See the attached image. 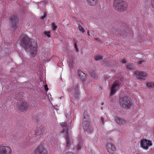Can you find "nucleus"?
I'll list each match as a JSON object with an SVG mask.
<instances>
[{
  "label": "nucleus",
  "instance_id": "obj_37",
  "mask_svg": "<svg viewBox=\"0 0 154 154\" xmlns=\"http://www.w3.org/2000/svg\"><path fill=\"white\" fill-rule=\"evenodd\" d=\"M74 47H75V48H77V44H76V43H75V44H74Z\"/></svg>",
  "mask_w": 154,
  "mask_h": 154
},
{
  "label": "nucleus",
  "instance_id": "obj_6",
  "mask_svg": "<svg viewBox=\"0 0 154 154\" xmlns=\"http://www.w3.org/2000/svg\"><path fill=\"white\" fill-rule=\"evenodd\" d=\"M11 148L6 144L0 145V154H12Z\"/></svg>",
  "mask_w": 154,
  "mask_h": 154
},
{
  "label": "nucleus",
  "instance_id": "obj_1",
  "mask_svg": "<svg viewBox=\"0 0 154 154\" xmlns=\"http://www.w3.org/2000/svg\"><path fill=\"white\" fill-rule=\"evenodd\" d=\"M20 42L22 47L24 48L26 51L29 52L32 57L36 55L38 51L36 41L30 39L27 36L23 34L20 37Z\"/></svg>",
  "mask_w": 154,
  "mask_h": 154
},
{
  "label": "nucleus",
  "instance_id": "obj_9",
  "mask_svg": "<svg viewBox=\"0 0 154 154\" xmlns=\"http://www.w3.org/2000/svg\"><path fill=\"white\" fill-rule=\"evenodd\" d=\"M106 149L108 152L111 154H115L117 150L115 145L112 143H108L106 145Z\"/></svg>",
  "mask_w": 154,
  "mask_h": 154
},
{
  "label": "nucleus",
  "instance_id": "obj_25",
  "mask_svg": "<svg viewBox=\"0 0 154 154\" xmlns=\"http://www.w3.org/2000/svg\"><path fill=\"white\" fill-rule=\"evenodd\" d=\"M94 58L96 60L98 61L102 59V57L101 55H98L94 56Z\"/></svg>",
  "mask_w": 154,
  "mask_h": 154
},
{
  "label": "nucleus",
  "instance_id": "obj_22",
  "mask_svg": "<svg viewBox=\"0 0 154 154\" xmlns=\"http://www.w3.org/2000/svg\"><path fill=\"white\" fill-rule=\"evenodd\" d=\"M96 0H86L87 3L89 5L94 6L96 4Z\"/></svg>",
  "mask_w": 154,
  "mask_h": 154
},
{
  "label": "nucleus",
  "instance_id": "obj_35",
  "mask_svg": "<svg viewBox=\"0 0 154 154\" xmlns=\"http://www.w3.org/2000/svg\"><path fill=\"white\" fill-rule=\"evenodd\" d=\"M74 60V59L72 58V60H70V63H72L73 62Z\"/></svg>",
  "mask_w": 154,
  "mask_h": 154
},
{
  "label": "nucleus",
  "instance_id": "obj_27",
  "mask_svg": "<svg viewBox=\"0 0 154 154\" xmlns=\"http://www.w3.org/2000/svg\"><path fill=\"white\" fill-rule=\"evenodd\" d=\"M79 30L82 32L83 33L85 32V30L84 28L80 25H79Z\"/></svg>",
  "mask_w": 154,
  "mask_h": 154
},
{
  "label": "nucleus",
  "instance_id": "obj_41",
  "mask_svg": "<svg viewBox=\"0 0 154 154\" xmlns=\"http://www.w3.org/2000/svg\"><path fill=\"white\" fill-rule=\"evenodd\" d=\"M103 104H104V103L103 102L102 103H101V104L102 105H103Z\"/></svg>",
  "mask_w": 154,
  "mask_h": 154
},
{
  "label": "nucleus",
  "instance_id": "obj_29",
  "mask_svg": "<svg viewBox=\"0 0 154 154\" xmlns=\"http://www.w3.org/2000/svg\"><path fill=\"white\" fill-rule=\"evenodd\" d=\"M46 14L44 13L43 15L41 16V19L42 20H43L46 17Z\"/></svg>",
  "mask_w": 154,
  "mask_h": 154
},
{
  "label": "nucleus",
  "instance_id": "obj_7",
  "mask_svg": "<svg viewBox=\"0 0 154 154\" xmlns=\"http://www.w3.org/2000/svg\"><path fill=\"white\" fill-rule=\"evenodd\" d=\"M34 154H47L46 149L42 144H40L34 150Z\"/></svg>",
  "mask_w": 154,
  "mask_h": 154
},
{
  "label": "nucleus",
  "instance_id": "obj_31",
  "mask_svg": "<svg viewBox=\"0 0 154 154\" xmlns=\"http://www.w3.org/2000/svg\"><path fill=\"white\" fill-rule=\"evenodd\" d=\"M151 6L154 9V0H152L151 2Z\"/></svg>",
  "mask_w": 154,
  "mask_h": 154
},
{
  "label": "nucleus",
  "instance_id": "obj_11",
  "mask_svg": "<svg viewBox=\"0 0 154 154\" xmlns=\"http://www.w3.org/2000/svg\"><path fill=\"white\" fill-rule=\"evenodd\" d=\"M71 91L72 92L75 99H78L79 98L80 95L79 93V87L78 85H74Z\"/></svg>",
  "mask_w": 154,
  "mask_h": 154
},
{
  "label": "nucleus",
  "instance_id": "obj_19",
  "mask_svg": "<svg viewBox=\"0 0 154 154\" xmlns=\"http://www.w3.org/2000/svg\"><path fill=\"white\" fill-rule=\"evenodd\" d=\"M42 133V131L41 128H37L36 130L35 131V135L36 136H39Z\"/></svg>",
  "mask_w": 154,
  "mask_h": 154
},
{
  "label": "nucleus",
  "instance_id": "obj_23",
  "mask_svg": "<svg viewBox=\"0 0 154 154\" xmlns=\"http://www.w3.org/2000/svg\"><path fill=\"white\" fill-rule=\"evenodd\" d=\"M89 74L92 77L96 78L97 77V75H96L95 72L94 71L91 70L89 72Z\"/></svg>",
  "mask_w": 154,
  "mask_h": 154
},
{
  "label": "nucleus",
  "instance_id": "obj_39",
  "mask_svg": "<svg viewBox=\"0 0 154 154\" xmlns=\"http://www.w3.org/2000/svg\"><path fill=\"white\" fill-rule=\"evenodd\" d=\"M87 33L88 35L89 36L90 35V34H89V30H88V31H87Z\"/></svg>",
  "mask_w": 154,
  "mask_h": 154
},
{
  "label": "nucleus",
  "instance_id": "obj_33",
  "mask_svg": "<svg viewBox=\"0 0 154 154\" xmlns=\"http://www.w3.org/2000/svg\"><path fill=\"white\" fill-rule=\"evenodd\" d=\"M44 88H45V89L46 90V91H47L48 90V86L47 85H44Z\"/></svg>",
  "mask_w": 154,
  "mask_h": 154
},
{
  "label": "nucleus",
  "instance_id": "obj_28",
  "mask_svg": "<svg viewBox=\"0 0 154 154\" xmlns=\"http://www.w3.org/2000/svg\"><path fill=\"white\" fill-rule=\"evenodd\" d=\"M44 33L48 38L50 37L51 36L50 35V32H49L45 31L44 32Z\"/></svg>",
  "mask_w": 154,
  "mask_h": 154
},
{
  "label": "nucleus",
  "instance_id": "obj_36",
  "mask_svg": "<svg viewBox=\"0 0 154 154\" xmlns=\"http://www.w3.org/2000/svg\"><path fill=\"white\" fill-rule=\"evenodd\" d=\"M18 96H19V95H17V94H16L15 95L14 98L15 99H17L16 97H18Z\"/></svg>",
  "mask_w": 154,
  "mask_h": 154
},
{
  "label": "nucleus",
  "instance_id": "obj_12",
  "mask_svg": "<svg viewBox=\"0 0 154 154\" xmlns=\"http://www.w3.org/2000/svg\"><path fill=\"white\" fill-rule=\"evenodd\" d=\"M120 84V83L118 80L114 82L111 88L110 96L112 95L115 93V92L118 89Z\"/></svg>",
  "mask_w": 154,
  "mask_h": 154
},
{
  "label": "nucleus",
  "instance_id": "obj_32",
  "mask_svg": "<svg viewBox=\"0 0 154 154\" xmlns=\"http://www.w3.org/2000/svg\"><path fill=\"white\" fill-rule=\"evenodd\" d=\"M143 62V60H139L138 62V64L139 65L141 64Z\"/></svg>",
  "mask_w": 154,
  "mask_h": 154
},
{
  "label": "nucleus",
  "instance_id": "obj_38",
  "mask_svg": "<svg viewBox=\"0 0 154 154\" xmlns=\"http://www.w3.org/2000/svg\"><path fill=\"white\" fill-rule=\"evenodd\" d=\"M75 50L77 52H79V50L78 49V48H75Z\"/></svg>",
  "mask_w": 154,
  "mask_h": 154
},
{
  "label": "nucleus",
  "instance_id": "obj_8",
  "mask_svg": "<svg viewBox=\"0 0 154 154\" xmlns=\"http://www.w3.org/2000/svg\"><path fill=\"white\" fill-rule=\"evenodd\" d=\"M18 21L19 19L16 15L13 16L10 18V23L14 30L17 29L18 24Z\"/></svg>",
  "mask_w": 154,
  "mask_h": 154
},
{
  "label": "nucleus",
  "instance_id": "obj_10",
  "mask_svg": "<svg viewBox=\"0 0 154 154\" xmlns=\"http://www.w3.org/2000/svg\"><path fill=\"white\" fill-rule=\"evenodd\" d=\"M134 74L136 78L141 80H145V78L144 77L147 76L146 73L143 71H136L134 72Z\"/></svg>",
  "mask_w": 154,
  "mask_h": 154
},
{
  "label": "nucleus",
  "instance_id": "obj_42",
  "mask_svg": "<svg viewBox=\"0 0 154 154\" xmlns=\"http://www.w3.org/2000/svg\"><path fill=\"white\" fill-rule=\"evenodd\" d=\"M100 109L101 110H102L103 109V107H101Z\"/></svg>",
  "mask_w": 154,
  "mask_h": 154
},
{
  "label": "nucleus",
  "instance_id": "obj_18",
  "mask_svg": "<svg viewBox=\"0 0 154 154\" xmlns=\"http://www.w3.org/2000/svg\"><path fill=\"white\" fill-rule=\"evenodd\" d=\"M65 136L66 139V146L67 147H68L69 146V145L70 143V140L69 137L68 135V134H67V135H65Z\"/></svg>",
  "mask_w": 154,
  "mask_h": 154
},
{
  "label": "nucleus",
  "instance_id": "obj_40",
  "mask_svg": "<svg viewBox=\"0 0 154 154\" xmlns=\"http://www.w3.org/2000/svg\"><path fill=\"white\" fill-rule=\"evenodd\" d=\"M95 39L97 40H98L99 39L98 38H95Z\"/></svg>",
  "mask_w": 154,
  "mask_h": 154
},
{
  "label": "nucleus",
  "instance_id": "obj_17",
  "mask_svg": "<svg viewBox=\"0 0 154 154\" xmlns=\"http://www.w3.org/2000/svg\"><path fill=\"white\" fill-rule=\"evenodd\" d=\"M50 140V143L52 145H54L55 144V142L57 140L56 138H55V135L54 134H52Z\"/></svg>",
  "mask_w": 154,
  "mask_h": 154
},
{
  "label": "nucleus",
  "instance_id": "obj_34",
  "mask_svg": "<svg viewBox=\"0 0 154 154\" xmlns=\"http://www.w3.org/2000/svg\"><path fill=\"white\" fill-rule=\"evenodd\" d=\"M104 118L102 117H101V121H102L103 125H104Z\"/></svg>",
  "mask_w": 154,
  "mask_h": 154
},
{
  "label": "nucleus",
  "instance_id": "obj_43",
  "mask_svg": "<svg viewBox=\"0 0 154 154\" xmlns=\"http://www.w3.org/2000/svg\"><path fill=\"white\" fill-rule=\"evenodd\" d=\"M119 34H120V35H121V34H122V33H119Z\"/></svg>",
  "mask_w": 154,
  "mask_h": 154
},
{
  "label": "nucleus",
  "instance_id": "obj_4",
  "mask_svg": "<svg viewBox=\"0 0 154 154\" xmlns=\"http://www.w3.org/2000/svg\"><path fill=\"white\" fill-rule=\"evenodd\" d=\"M119 102L121 108L123 109H128L131 107L132 105L131 99L127 96L120 98Z\"/></svg>",
  "mask_w": 154,
  "mask_h": 154
},
{
  "label": "nucleus",
  "instance_id": "obj_14",
  "mask_svg": "<svg viewBox=\"0 0 154 154\" xmlns=\"http://www.w3.org/2000/svg\"><path fill=\"white\" fill-rule=\"evenodd\" d=\"M61 126L63 128V130L60 132L62 133H64L65 135H67L68 133L67 129V122H63L60 123Z\"/></svg>",
  "mask_w": 154,
  "mask_h": 154
},
{
  "label": "nucleus",
  "instance_id": "obj_2",
  "mask_svg": "<svg viewBox=\"0 0 154 154\" xmlns=\"http://www.w3.org/2000/svg\"><path fill=\"white\" fill-rule=\"evenodd\" d=\"M113 6L116 11L122 12L127 9L128 4L123 0H114Z\"/></svg>",
  "mask_w": 154,
  "mask_h": 154
},
{
  "label": "nucleus",
  "instance_id": "obj_26",
  "mask_svg": "<svg viewBox=\"0 0 154 154\" xmlns=\"http://www.w3.org/2000/svg\"><path fill=\"white\" fill-rule=\"evenodd\" d=\"M147 87L149 88L154 87V82H148L146 84Z\"/></svg>",
  "mask_w": 154,
  "mask_h": 154
},
{
  "label": "nucleus",
  "instance_id": "obj_20",
  "mask_svg": "<svg viewBox=\"0 0 154 154\" xmlns=\"http://www.w3.org/2000/svg\"><path fill=\"white\" fill-rule=\"evenodd\" d=\"M127 70H133L135 69V66L133 64L130 63L128 64L127 66Z\"/></svg>",
  "mask_w": 154,
  "mask_h": 154
},
{
  "label": "nucleus",
  "instance_id": "obj_16",
  "mask_svg": "<svg viewBox=\"0 0 154 154\" xmlns=\"http://www.w3.org/2000/svg\"><path fill=\"white\" fill-rule=\"evenodd\" d=\"M78 73L82 81L83 82L84 81L86 78V74L81 70H79Z\"/></svg>",
  "mask_w": 154,
  "mask_h": 154
},
{
  "label": "nucleus",
  "instance_id": "obj_24",
  "mask_svg": "<svg viewBox=\"0 0 154 154\" xmlns=\"http://www.w3.org/2000/svg\"><path fill=\"white\" fill-rule=\"evenodd\" d=\"M51 27L52 30L54 31H55L57 28V26L55 25V24L54 23H51Z\"/></svg>",
  "mask_w": 154,
  "mask_h": 154
},
{
  "label": "nucleus",
  "instance_id": "obj_21",
  "mask_svg": "<svg viewBox=\"0 0 154 154\" xmlns=\"http://www.w3.org/2000/svg\"><path fill=\"white\" fill-rule=\"evenodd\" d=\"M17 95H19L18 97H16V98L18 100H21L23 99L24 94L22 92H19L17 93Z\"/></svg>",
  "mask_w": 154,
  "mask_h": 154
},
{
  "label": "nucleus",
  "instance_id": "obj_13",
  "mask_svg": "<svg viewBox=\"0 0 154 154\" xmlns=\"http://www.w3.org/2000/svg\"><path fill=\"white\" fill-rule=\"evenodd\" d=\"M29 107V105L26 102H22L18 106V109L21 111H26L27 108Z\"/></svg>",
  "mask_w": 154,
  "mask_h": 154
},
{
  "label": "nucleus",
  "instance_id": "obj_30",
  "mask_svg": "<svg viewBox=\"0 0 154 154\" xmlns=\"http://www.w3.org/2000/svg\"><path fill=\"white\" fill-rule=\"evenodd\" d=\"M127 62V60H125L124 59H122L121 61H120V62L122 63H125Z\"/></svg>",
  "mask_w": 154,
  "mask_h": 154
},
{
  "label": "nucleus",
  "instance_id": "obj_5",
  "mask_svg": "<svg viewBox=\"0 0 154 154\" xmlns=\"http://www.w3.org/2000/svg\"><path fill=\"white\" fill-rule=\"evenodd\" d=\"M139 143L140 147L146 150H148L149 148L152 145L151 140L146 138H143L141 139L139 142Z\"/></svg>",
  "mask_w": 154,
  "mask_h": 154
},
{
  "label": "nucleus",
  "instance_id": "obj_3",
  "mask_svg": "<svg viewBox=\"0 0 154 154\" xmlns=\"http://www.w3.org/2000/svg\"><path fill=\"white\" fill-rule=\"evenodd\" d=\"M89 116L87 112H84L83 116L82 125L84 130L88 133L93 131L89 121Z\"/></svg>",
  "mask_w": 154,
  "mask_h": 154
},
{
  "label": "nucleus",
  "instance_id": "obj_15",
  "mask_svg": "<svg viewBox=\"0 0 154 154\" xmlns=\"http://www.w3.org/2000/svg\"><path fill=\"white\" fill-rule=\"evenodd\" d=\"M115 120L117 123L120 125H123L126 122V121L125 120L118 117H116Z\"/></svg>",
  "mask_w": 154,
  "mask_h": 154
},
{
  "label": "nucleus",
  "instance_id": "obj_44",
  "mask_svg": "<svg viewBox=\"0 0 154 154\" xmlns=\"http://www.w3.org/2000/svg\"><path fill=\"white\" fill-rule=\"evenodd\" d=\"M78 149H80V147H79V148H78Z\"/></svg>",
  "mask_w": 154,
  "mask_h": 154
}]
</instances>
